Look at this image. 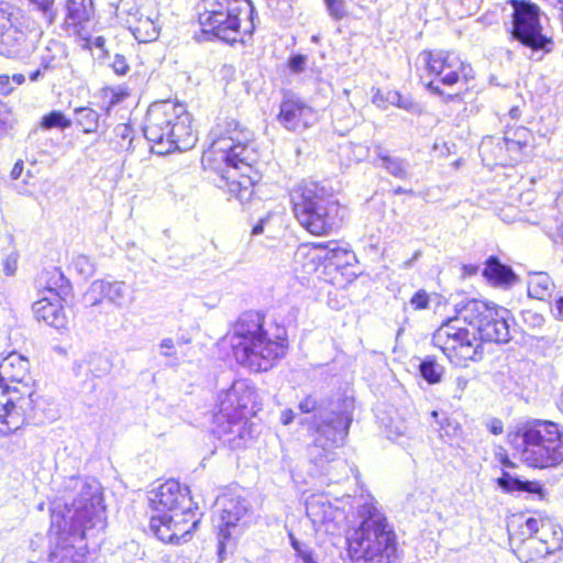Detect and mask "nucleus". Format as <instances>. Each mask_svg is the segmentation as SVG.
<instances>
[{
  "label": "nucleus",
  "instance_id": "obj_1",
  "mask_svg": "<svg viewBox=\"0 0 563 563\" xmlns=\"http://www.w3.org/2000/svg\"><path fill=\"white\" fill-rule=\"evenodd\" d=\"M333 505L327 495L312 494L306 500V514L316 527L335 533L346 520L347 511L356 510L362 518L358 528L346 537L347 552L353 563H391L397 551L396 537L371 496H344Z\"/></svg>",
  "mask_w": 563,
  "mask_h": 563
},
{
  "label": "nucleus",
  "instance_id": "obj_2",
  "mask_svg": "<svg viewBox=\"0 0 563 563\" xmlns=\"http://www.w3.org/2000/svg\"><path fill=\"white\" fill-rule=\"evenodd\" d=\"M67 484L80 490L73 508H67V516L57 509L51 515L49 563H84L87 541L97 539L106 528L100 484L76 478H70Z\"/></svg>",
  "mask_w": 563,
  "mask_h": 563
},
{
  "label": "nucleus",
  "instance_id": "obj_3",
  "mask_svg": "<svg viewBox=\"0 0 563 563\" xmlns=\"http://www.w3.org/2000/svg\"><path fill=\"white\" fill-rule=\"evenodd\" d=\"M214 140L203 154L202 162L214 164V168L228 180V192L241 203L251 200L257 175H251L257 162V153L250 145L253 133L234 119L219 123L211 132Z\"/></svg>",
  "mask_w": 563,
  "mask_h": 563
},
{
  "label": "nucleus",
  "instance_id": "obj_4",
  "mask_svg": "<svg viewBox=\"0 0 563 563\" xmlns=\"http://www.w3.org/2000/svg\"><path fill=\"white\" fill-rule=\"evenodd\" d=\"M284 330L271 335L265 318L256 311L244 312L229 333V342L236 362L253 372H266L286 355Z\"/></svg>",
  "mask_w": 563,
  "mask_h": 563
},
{
  "label": "nucleus",
  "instance_id": "obj_5",
  "mask_svg": "<svg viewBox=\"0 0 563 563\" xmlns=\"http://www.w3.org/2000/svg\"><path fill=\"white\" fill-rule=\"evenodd\" d=\"M150 504L154 511L150 528L162 542H186L199 523L189 489L174 479L153 490Z\"/></svg>",
  "mask_w": 563,
  "mask_h": 563
},
{
  "label": "nucleus",
  "instance_id": "obj_6",
  "mask_svg": "<svg viewBox=\"0 0 563 563\" xmlns=\"http://www.w3.org/2000/svg\"><path fill=\"white\" fill-rule=\"evenodd\" d=\"M563 432L549 420H529L518 423L507 434V441L525 465L550 468L563 463Z\"/></svg>",
  "mask_w": 563,
  "mask_h": 563
},
{
  "label": "nucleus",
  "instance_id": "obj_7",
  "mask_svg": "<svg viewBox=\"0 0 563 563\" xmlns=\"http://www.w3.org/2000/svg\"><path fill=\"white\" fill-rule=\"evenodd\" d=\"M302 413L318 410L314 416V443L310 448V456L317 462L323 457L329 461L332 450L344 444L350 426L353 420L354 400L346 396H336L327 404H318V400L309 395L298 405Z\"/></svg>",
  "mask_w": 563,
  "mask_h": 563
},
{
  "label": "nucleus",
  "instance_id": "obj_8",
  "mask_svg": "<svg viewBox=\"0 0 563 563\" xmlns=\"http://www.w3.org/2000/svg\"><path fill=\"white\" fill-rule=\"evenodd\" d=\"M143 132L146 140L156 146L155 152L159 155L175 150L188 151L197 142L185 104L170 100L150 106Z\"/></svg>",
  "mask_w": 563,
  "mask_h": 563
},
{
  "label": "nucleus",
  "instance_id": "obj_9",
  "mask_svg": "<svg viewBox=\"0 0 563 563\" xmlns=\"http://www.w3.org/2000/svg\"><path fill=\"white\" fill-rule=\"evenodd\" d=\"M290 200L296 219L311 234L327 235L339 227V202L320 183L302 180L290 190Z\"/></svg>",
  "mask_w": 563,
  "mask_h": 563
},
{
  "label": "nucleus",
  "instance_id": "obj_10",
  "mask_svg": "<svg viewBox=\"0 0 563 563\" xmlns=\"http://www.w3.org/2000/svg\"><path fill=\"white\" fill-rule=\"evenodd\" d=\"M205 10L199 23L205 34L223 42H243L255 30L256 10L251 0H202Z\"/></svg>",
  "mask_w": 563,
  "mask_h": 563
},
{
  "label": "nucleus",
  "instance_id": "obj_11",
  "mask_svg": "<svg viewBox=\"0 0 563 563\" xmlns=\"http://www.w3.org/2000/svg\"><path fill=\"white\" fill-rule=\"evenodd\" d=\"M509 310L481 300H468L459 307V320L473 329L477 341L507 343L510 341Z\"/></svg>",
  "mask_w": 563,
  "mask_h": 563
},
{
  "label": "nucleus",
  "instance_id": "obj_12",
  "mask_svg": "<svg viewBox=\"0 0 563 563\" xmlns=\"http://www.w3.org/2000/svg\"><path fill=\"white\" fill-rule=\"evenodd\" d=\"M459 307L454 318L445 320L433 333V345L439 347L450 362L456 366H465L468 361H478L483 352L475 332L462 325L459 320Z\"/></svg>",
  "mask_w": 563,
  "mask_h": 563
},
{
  "label": "nucleus",
  "instance_id": "obj_13",
  "mask_svg": "<svg viewBox=\"0 0 563 563\" xmlns=\"http://www.w3.org/2000/svg\"><path fill=\"white\" fill-rule=\"evenodd\" d=\"M421 55L427 65L428 73L438 78V80L430 81L427 88L432 93L442 97L445 102L461 101L459 93H444L439 84L453 86L461 79L467 80L472 76L470 65L465 64L456 53L451 51L423 52Z\"/></svg>",
  "mask_w": 563,
  "mask_h": 563
},
{
  "label": "nucleus",
  "instance_id": "obj_14",
  "mask_svg": "<svg viewBox=\"0 0 563 563\" xmlns=\"http://www.w3.org/2000/svg\"><path fill=\"white\" fill-rule=\"evenodd\" d=\"M296 261L301 263L307 274L317 272L320 265L325 269L341 271L344 274L345 269L354 265L356 256L353 251L341 246L336 241H330L327 244L300 245L296 252Z\"/></svg>",
  "mask_w": 563,
  "mask_h": 563
},
{
  "label": "nucleus",
  "instance_id": "obj_15",
  "mask_svg": "<svg viewBox=\"0 0 563 563\" xmlns=\"http://www.w3.org/2000/svg\"><path fill=\"white\" fill-rule=\"evenodd\" d=\"M512 8V37L533 51L549 52L551 40L542 34L540 9L527 0H509Z\"/></svg>",
  "mask_w": 563,
  "mask_h": 563
},
{
  "label": "nucleus",
  "instance_id": "obj_16",
  "mask_svg": "<svg viewBox=\"0 0 563 563\" xmlns=\"http://www.w3.org/2000/svg\"><path fill=\"white\" fill-rule=\"evenodd\" d=\"M40 33L30 30L21 13L0 27V55L26 58L37 47Z\"/></svg>",
  "mask_w": 563,
  "mask_h": 563
},
{
  "label": "nucleus",
  "instance_id": "obj_17",
  "mask_svg": "<svg viewBox=\"0 0 563 563\" xmlns=\"http://www.w3.org/2000/svg\"><path fill=\"white\" fill-rule=\"evenodd\" d=\"M563 531H554L549 537L521 538L520 534L510 533L509 543L517 558L523 563H537L539 560L561 550Z\"/></svg>",
  "mask_w": 563,
  "mask_h": 563
},
{
  "label": "nucleus",
  "instance_id": "obj_18",
  "mask_svg": "<svg viewBox=\"0 0 563 563\" xmlns=\"http://www.w3.org/2000/svg\"><path fill=\"white\" fill-rule=\"evenodd\" d=\"M0 395V434H9L19 430L31 416L35 407V399L16 394V396L1 384Z\"/></svg>",
  "mask_w": 563,
  "mask_h": 563
},
{
  "label": "nucleus",
  "instance_id": "obj_19",
  "mask_svg": "<svg viewBox=\"0 0 563 563\" xmlns=\"http://www.w3.org/2000/svg\"><path fill=\"white\" fill-rule=\"evenodd\" d=\"M256 390L247 379H236L230 388L218 395L219 412L214 419L220 421L223 418L244 416L247 406L255 401Z\"/></svg>",
  "mask_w": 563,
  "mask_h": 563
},
{
  "label": "nucleus",
  "instance_id": "obj_20",
  "mask_svg": "<svg viewBox=\"0 0 563 563\" xmlns=\"http://www.w3.org/2000/svg\"><path fill=\"white\" fill-rule=\"evenodd\" d=\"M277 120L288 131L302 132L317 121V113L300 97L287 91L280 102Z\"/></svg>",
  "mask_w": 563,
  "mask_h": 563
},
{
  "label": "nucleus",
  "instance_id": "obj_21",
  "mask_svg": "<svg viewBox=\"0 0 563 563\" xmlns=\"http://www.w3.org/2000/svg\"><path fill=\"white\" fill-rule=\"evenodd\" d=\"M85 300L91 306L107 300L118 308H125L133 302V296L124 282L97 279L89 286Z\"/></svg>",
  "mask_w": 563,
  "mask_h": 563
},
{
  "label": "nucleus",
  "instance_id": "obj_22",
  "mask_svg": "<svg viewBox=\"0 0 563 563\" xmlns=\"http://www.w3.org/2000/svg\"><path fill=\"white\" fill-rule=\"evenodd\" d=\"M221 525L219 526L218 555L221 561L225 559V541L231 539V529L235 528L240 520L247 514L249 507L241 497H223L220 500Z\"/></svg>",
  "mask_w": 563,
  "mask_h": 563
},
{
  "label": "nucleus",
  "instance_id": "obj_23",
  "mask_svg": "<svg viewBox=\"0 0 563 563\" xmlns=\"http://www.w3.org/2000/svg\"><path fill=\"white\" fill-rule=\"evenodd\" d=\"M64 24L67 31L88 40L95 23L93 0H67Z\"/></svg>",
  "mask_w": 563,
  "mask_h": 563
},
{
  "label": "nucleus",
  "instance_id": "obj_24",
  "mask_svg": "<svg viewBox=\"0 0 563 563\" xmlns=\"http://www.w3.org/2000/svg\"><path fill=\"white\" fill-rule=\"evenodd\" d=\"M244 416L223 418L220 421L214 419V433L231 449H241L247 444L251 437L252 424L243 420Z\"/></svg>",
  "mask_w": 563,
  "mask_h": 563
},
{
  "label": "nucleus",
  "instance_id": "obj_25",
  "mask_svg": "<svg viewBox=\"0 0 563 563\" xmlns=\"http://www.w3.org/2000/svg\"><path fill=\"white\" fill-rule=\"evenodd\" d=\"M38 296L51 299H63L70 292V284L57 267L44 269L37 279Z\"/></svg>",
  "mask_w": 563,
  "mask_h": 563
},
{
  "label": "nucleus",
  "instance_id": "obj_26",
  "mask_svg": "<svg viewBox=\"0 0 563 563\" xmlns=\"http://www.w3.org/2000/svg\"><path fill=\"white\" fill-rule=\"evenodd\" d=\"M62 299H51L49 297H40L33 303V312L37 320L55 329H65L67 327V317L60 305Z\"/></svg>",
  "mask_w": 563,
  "mask_h": 563
},
{
  "label": "nucleus",
  "instance_id": "obj_27",
  "mask_svg": "<svg viewBox=\"0 0 563 563\" xmlns=\"http://www.w3.org/2000/svg\"><path fill=\"white\" fill-rule=\"evenodd\" d=\"M125 23L134 37L141 43L153 42L159 35L161 26L158 23L151 15L140 13L139 10H135L134 13L130 12Z\"/></svg>",
  "mask_w": 563,
  "mask_h": 563
},
{
  "label": "nucleus",
  "instance_id": "obj_28",
  "mask_svg": "<svg viewBox=\"0 0 563 563\" xmlns=\"http://www.w3.org/2000/svg\"><path fill=\"white\" fill-rule=\"evenodd\" d=\"M483 275L494 285L503 287L511 286L517 279L512 269L494 256L487 260Z\"/></svg>",
  "mask_w": 563,
  "mask_h": 563
},
{
  "label": "nucleus",
  "instance_id": "obj_29",
  "mask_svg": "<svg viewBox=\"0 0 563 563\" xmlns=\"http://www.w3.org/2000/svg\"><path fill=\"white\" fill-rule=\"evenodd\" d=\"M66 58L65 45L58 41H51L41 56V65L48 71L62 69L66 66Z\"/></svg>",
  "mask_w": 563,
  "mask_h": 563
},
{
  "label": "nucleus",
  "instance_id": "obj_30",
  "mask_svg": "<svg viewBox=\"0 0 563 563\" xmlns=\"http://www.w3.org/2000/svg\"><path fill=\"white\" fill-rule=\"evenodd\" d=\"M374 152L380 161L379 166L385 168L391 176L399 179H407L410 176L409 164L404 158L388 155L382 145H375Z\"/></svg>",
  "mask_w": 563,
  "mask_h": 563
},
{
  "label": "nucleus",
  "instance_id": "obj_31",
  "mask_svg": "<svg viewBox=\"0 0 563 563\" xmlns=\"http://www.w3.org/2000/svg\"><path fill=\"white\" fill-rule=\"evenodd\" d=\"M554 289L555 285L547 273L539 272L530 275L528 282V295L531 298L547 300L551 298Z\"/></svg>",
  "mask_w": 563,
  "mask_h": 563
},
{
  "label": "nucleus",
  "instance_id": "obj_32",
  "mask_svg": "<svg viewBox=\"0 0 563 563\" xmlns=\"http://www.w3.org/2000/svg\"><path fill=\"white\" fill-rule=\"evenodd\" d=\"M554 531H562L560 528H555L550 521H544L537 518H528L525 523L519 526L518 531H514L516 534H520L521 538H531V537H549L553 534ZM512 531L509 530V534Z\"/></svg>",
  "mask_w": 563,
  "mask_h": 563
},
{
  "label": "nucleus",
  "instance_id": "obj_33",
  "mask_svg": "<svg viewBox=\"0 0 563 563\" xmlns=\"http://www.w3.org/2000/svg\"><path fill=\"white\" fill-rule=\"evenodd\" d=\"M431 417L435 419V423L438 424L439 437L445 441L450 442L461 435L462 429L459 422L455 420L443 416L440 418V413L437 410L431 412Z\"/></svg>",
  "mask_w": 563,
  "mask_h": 563
},
{
  "label": "nucleus",
  "instance_id": "obj_34",
  "mask_svg": "<svg viewBox=\"0 0 563 563\" xmlns=\"http://www.w3.org/2000/svg\"><path fill=\"white\" fill-rule=\"evenodd\" d=\"M99 113L89 108L81 107L75 110V122L81 126L84 133H95L99 128Z\"/></svg>",
  "mask_w": 563,
  "mask_h": 563
},
{
  "label": "nucleus",
  "instance_id": "obj_35",
  "mask_svg": "<svg viewBox=\"0 0 563 563\" xmlns=\"http://www.w3.org/2000/svg\"><path fill=\"white\" fill-rule=\"evenodd\" d=\"M498 485L506 490H527L536 493L541 490V486L533 482H522L517 477H512L509 473L503 472L498 478Z\"/></svg>",
  "mask_w": 563,
  "mask_h": 563
},
{
  "label": "nucleus",
  "instance_id": "obj_36",
  "mask_svg": "<svg viewBox=\"0 0 563 563\" xmlns=\"http://www.w3.org/2000/svg\"><path fill=\"white\" fill-rule=\"evenodd\" d=\"M421 376L429 383L435 384L441 380L442 366L439 365L434 360L427 358L421 362L420 366Z\"/></svg>",
  "mask_w": 563,
  "mask_h": 563
},
{
  "label": "nucleus",
  "instance_id": "obj_37",
  "mask_svg": "<svg viewBox=\"0 0 563 563\" xmlns=\"http://www.w3.org/2000/svg\"><path fill=\"white\" fill-rule=\"evenodd\" d=\"M74 269L85 278L95 273V263L87 255L80 254L73 260Z\"/></svg>",
  "mask_w": 563,
  "mask_h": 563
},
{
  "label": "nucleus",
  "instance_id": "obj_38",
  "mask_svg": "<svg viewBox=\"0 0 563 563\" xmlns=\"http://www.w3.org/2000/svg\"><path fill=\"white\" fill-rule=\"evenodd\" d=\"M70 120L65 118L62 112L53 111L45 115L42 120V126L45 129L60 128L66 129L70 126Z\"/></svg>",
  "mask_w": 563,
  "mask_h": 563
},
{
  "label": "nucleus",
  "instance_id": "obj_39",
  "mask_svg": "<svg viewBox=\"0 0 563 563\" xmlns=\"http://www.w3.org/2000/svg\"><path fill=\"white\" fill-rule=\"evenodd\" d=\"M115 136L120 140L118 141V147L120 150L129 151L131 148L133 142V131L126 124H119L114 129Z\"/></svg>",
  "mask_w": 563,
  "mask_h": 563
},
{
  "label": "nucleus",
  "instance_id": "obj_40",
  "mask_svg": "<svg viewBox=\"0 0 563 563\" xmlns=\"http://www.w3.org/2000/svg\"><path fill=\"white\" fill-rule=\"evenodd\" d=\"M387 99L389 104L397 106L407 111L416 112L417 110V104L409 99H404L398 91H387Z\"/></svg>",
  "mask_w": 563,
  "mask_h": 563
},
{
  "label": "nucleus",
  "instance_id": "obj_41",
  "mask_svg": "<svg viewBox=\"0 0 563 563\" xmlns=\"http://www.w3.org/2000/svg\"><path fill=\"white\" fill-rule=\"evenodd\" d=\"M71 478H75V476H71ZM69 479H70V477H68V478H66V479L64 481V483H63V485H62L60 490H62L64 494L75 493V494H76V496H75V497H74V499H73V500H75V499L78 497V494H79V490H80V489H79L78 487H77V488H74V487H71V486L69 487V486H68V484H67V482H68ZM76 479H79V481L85 482V483H91V482H96V483H98L96 479L87 481V479H82V478H79V477H76ZM64 498H67V495H64ZM73 504H74V501H71V504H70V505H69L67 501H65L64 508H60V506H59V505H55V506L53 507L52 511H53L54 509H57V510H59V511H63V512L67 516V508H73Z\"/></svg>",
  "mask_w": 563,
  "mask_h": 563
},
{
  "label": "nucleus",
  "instance_id": "obj_42",
  "mask_svg": "<svg viewBox=\"0 0 563 563\" xmlns=\"http://www.w3.org/2000/svg\"><path fill=\"white\" fill-rule=\"evenodd\" d=\"M328 13L334 20H342L346 15L344 0H324Z\"/></svg>",
  "mask_w": 563,
  "mask_h": 563
},
{
  "label": "nucleus",
  "instance_id": "obj_43",
  "mask_svg": "<svg viewBox=\"0 0 563 563\" xmlns=\"http://www.w3.org/2000/svg\"><path fill=\"white\" fill-rule=\"evenodd\" d=\"M522 319L523 323L530 329H541L545 323L544 317L533 310L523 311Z\"/></svg>",
  "mask_w": 563,
  "mask_h": 563
},
{
  "label": "nucleus",
  "instance_id": "obj_44",
  "mask_svg": "<svg viewBox=\"0 0 563 563\" xmlns=\"http://www.w3.org/2000/svg\"><path fill=\"white\" fill-rule=\"evenodd\" d=\"M20 14V11L11 3L0 0V27Z\"/></svg>",
  "mask_w": 563,
  "mask_h": 563
},
{
  "label": "nucleus",
  "instance_id": "obj_45",
  "mask_svg": "<svg viewBox=\"0 0 563 563\" xmlns=\"http://www.w3.org/2000/svg\"><path fill=\"white\" fill-rule=\"evenodd\" d=\"M14 119L7 103L0 102V130L5 131L13 126Z\"/></svg>",
  "mask_w": 563,
  "mask_h": 563
},
{
  "label": "nucleus",
  "instance_id": "obj_46",
  "mask_svg": "<svg viewBox=\"0 0 563 563\" xmlns=\"http://www.w3.org/2000/svg\"><path fill=\"white\" fill-rule=\"evenodd\" d=\"M290 543L296 551L297 556L302 561V563L308 562L306 555L309 558H314L313 551L307 545L301 544L292 534H290Z\"/></svg>",
  "mask_w": 563,
  "mask_h": 563
},
{
  "label": "nucleus",
  "instance_id": "obj_47",
  "mask_svg": "<svg viewBox=\"0 0 563 563\" xmlns=\"http://www.w3.org/2000/svg\"><path fill=\"white\" fill-rule=\"evenodd\" d=\"M31 2L34 3L38 8V10L43 12L48 23L54 22L55 13L52 10L54 0H31Z\"/></svg>",
  "mask_w": 563,
  "mask_h": 563
},
{
  "label": "nucleus",
  "instance_id": "obj_48",
  "mask_svg": "<svg viewBox=\"0 0 563 563\" xmlns=\"http://www.w3.org/2000/svg\"><path fill=\"white\" fill-rule=\"evenodd\" d=\"M306 64H307L306 55L297 54V55L291 56L288 59V67L295 74L302 73L306 68Z\"/></svg>",
  "mask_w": 563,
  "mask_h": 563
},
{
  "label": "nucleus",
  "instance_id": "obj_49",
  "mask_svg": "<svg viewBox=\"0 0 563 563\" xmlns=\"http://www.w3.org/2000/svg\"><path fill=\"white\" fill-rule=\"evenodd\" d=\"M3 273L7 276H13L18 269V254L16 253H10L7 255L3 261Z\"/></svg>",
  "mask_w": 563,
  "mask_h": 563
},
{
  "label": "nucleus",
  "instance_id": "obj_50",
  "mask_svg": "<svg viewBox=\"0 0 563 563\" xmlns=\"http://www.w3.org/2000/svg\"><path fill=\"white\" fill-rule=\"evenodd\" d=\"M410 303L416 310L426 309L429 305V295L426 290H418L410 299Z\"/></svg>",
  "mask_w": 563,
  "mask_h": 563
},
{
  "label": "nucleus",
  "instance_id": "obj_51",
  "mask_svg": "<svg viewBox=\"0 0 563 563\" xmlns=\"http://www.w3.org/2000/svg\"><path fill=\"white\" fill-rule=\"evenodd\" d=\"M111 66L113 71L121 76L125 75L130 69L125 57L120 54L114 55Z\"/></svg>",
  "mask_w": 563,
  "mask_h": 563
},
{
  "label": "nucleus",
  "instance_id": "obj_52",
  "mask_svg": "<svg viewBox=\"0 0 563 563\" xmlns=\"http://www.w3.org/2000/svg\"><path fill=\"white\" fill-rule=\"evenodd\" d=\"M161 354L167 357L176 356L175 343L170 338L163 339L159 343Z\"/></svg>",
  "mask_w": 563,
  "mask_h": 563
},
{
  "label": "nucleus",
  "instance_id": "obj_53",
  "mask_svg": "<svg viewBox=\"0 0 563 563\" xmlns=\"http://www.w3.org/2000/svg\"><path fill=\"white\" fill-rule=\"evenodd\" d=\"M487 429L495 435L501 434L504 431V423L500 419L493 418L486 423Z\"/></svg>",
  "mask_w": 563,
  "mask_h": 563
},
{
  "label": "nucleus",
  "instance_id": "obj_54",
  "mask_svg": "<svg viewBox=\"0 0 563 563\" xmlns=\"http://www.w3.org/2000/svg\"><path fill=\"white\" fill-rule=\"evenodd\" d=\"M372 102L379 108H386V104L388 103L387 92L384 93L380 89H376L372 97Z\"/></svg>",
  "mask_w": 563,
  "mask_h": 563
},
{
  "label": "nucleus",
  "instance_id": "obj_55",
  "mask_svg": "<svg viewBox=\"0 0 563 563\" xmlns=\"http://www.w3.org/2000/svg\"><path fill=\"white\" fill-rule=\"evenodd\" d=\"M551 312L556 320L563 321V297L555 299Z\"/></svg>",
  "mask_w": 563,
  "mask_h": 563
},
{
  "label": "nucleus",
  "instance_id": "obj_56",
  "mask_svg": "<svg viewBox=\"0 0 563 563\" xmlns=\"http://www.w3.org/2000/svg\"><path fill=\"white\" fill-rule=\"evenodd\" d=\"M0 90L3 95H9L13 90L9 75H0Z\"/></svg>",
  "mask_w": 563,
  "mask_h": 563
},
{
  "label": "nucleus",
  "instance_id": "obj_57",
  "mask_svg": "<svg viewBox=\"0 0 563 563\" xmlns=\"http://www.w3.org/2000/svg\"><path fill=\"white\" fill-rule=\"evenodd\" d=\"M420 256H421V252L420 251H416L413 253V255L411 256V258L402 262L399 267L402 268V269L411 268L413 266V264L419 260Z\"/></svg>",
  "mask_w": 563,
  "mask_h": 563
},
{
  "label": "nucleus",
  "instance_id": "obj_58",
  "mask_svg": "<svg viewBox=\"0 0 563 563\" xmlns=\"http://www.w3.org/2000/svg\"><path fill=\"white\" fill-rule=\"evenodd\" d=\"M295 412L291 409H287L282 412L280 421L284 426H288L294 421Z\"/></svg>",
  "mask_w": 563,
  "mask_h": 563
},
{
  "label": "nucleus",
  "instance_id": "obj_59",
  "mask_svg": "<svg viewBox=\"0 0 563 563\" xmlns=\"http://www.w3.org/2000/svg\"><path fill=\"white\" fill-rule=\"evenodd\" d=\"M497 459L500 462V464L505 467L514 468L516 466L515 463L512 461H510V459L508 457V455L506 453L497 454Z\"/></svg>",
  "mask_w": 563,
  "mask_h": 563
},
{
  "label": "nucleus",
  "instance_id": "obj_60",
  "mask_svg": "<svg viewBox=\"0 0 563 563\" xmlns=\"http://www.w3.org/2000/svg\"><path fill=\"white\" fill-rule=\"evenodd\" d=\"M48 71L47 69H43L42 65L40 64V67L32 71L30 74V80L31 81H38L40 79H42L44 77V74Z\"/></svg>",
  "mask_w": 563,
  "mask_h": 563
},
{
  "label": "nucleus",
  "instance_id": "obj_61",
  "mask_svg": "<svg viewBox=\"0 0 563 563\" xmlns=\"http://www.w3.org/2000/svg\"><path fill=\"white\" fill-rule=\"evenodd\" d=\"M22 170H23V163L22 162L15 163V165L13 166L12 172H11L12 178L16 179L21 175Z\"/></svg>",
  "mask_w": 563,
  "mask_h": 563
},
{
  "label": "nucleus",
  "instance_id": "obj_62",
  "mask_svg": "<svg viewBox=\"0 0 563 563\" xmlns=\"http://www.w3.org/2000/svg\"><path fill=\"white\" fill-rule=\"evenodd\" d=\"M266 222L265 219H262L256 225H254L253 230H252V234L253 235H258L261 233H263L264 231V223Z\"/></svg>",
  "mask_w": 563,
  "mask_h": 563
},
{
  "label": "nucleus",
  "instance_id": "obj_63",
  "mask_svg": "<svg viewBox=\"0 0 563 563\" xmlns=\"http://www.w3.org/2000/svg\"><path fill=\"white\" fill-rule=\"evenodd\" d=\"M10 78H11V81L14 82L16 86H20L25 81V77L22 74H14Z\"/></svg>",
  "mask_w": 563,
  "mask_h": 563
},
{
  "label": "nucleus",
  "instance_id": "obj_64",
  "mask_svg": "<svg viewBox=\"0 0 563 563\" xmlns=\"http://www.w3.org/2000/svg\"><path fill=\"white\" fill-rule=\"evenodd\" d=\"M536 340H537V342H542L547 345H552L555 342V339L550 338V336H538V338H536Z\"/></svg>",
  "mask_w": 563,
  "mask_h": 563
}]
</instances>
